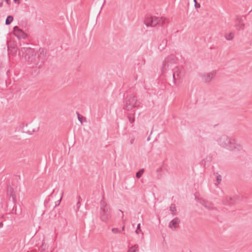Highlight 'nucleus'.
<instances>
[{
  "label": "nucleus",
  "instance_id": "nucleus-1",
  "mask_svg": "<svg viewBox=\"0 0 252 252\" xmlns=\"http://www.w3.org/2000/svg\"><path fill=\"white\" fill-rule=\"evenodd\" d=\"M19 56H24L25 60L28 62L29 64L32 65V66L37 65L41 63V64L45 60V53L42 48H39L38 52V57H36V54L34 52V50L30 47H22L19 51Z\"/></svg>",
  "mask_w": 252,
  "mask_h": 252
},
{
  "label": "nucleus",
  "instance_id": "nucleus-2",
  "mask_svg": "<svg viewBox=\"0 0 252 252\" xmlns=\"http://www.w3.org/2000/svg\"><path fill=\"white\" fill-rule=\"evenodd\" d=\"M218 144L222 148L234 152H238L242 150L243 147L233 137H229L222 135L218 140Z\"/></svg>",
  "mask_w": 252,
  "mask_h": 252
},
{
  "label": "nucleus",
  "instance_id": "nucleus-3",
  "mask_svg": "<svg viewBox=\"0 0 252 252\" xmlns=\"http://www.w3.org/2000/svg\"><path fill=\"white\" fill-rule=\"evenodd\" d=\"M100 208L99 212L100 219L102 221L107 222L111 217V210L103 198L100 201Z\"/></svg>",
  "mask_w": 252,
  "mask_h": 252
},
{
  "label": "nucleus",
  "instance_id": "nucleus-4",
  "mask_svg": "<svg viewBox=\"0 0 252 252\" xmlns=\"http://www.w3.org/2000/svg\"><path fill=\"white\" fill-rule=\"evenodd\" d=\"M140 102L137 100V97L132 95H127L125 98L124 101V109L130 111L133 108L137 107L139 106Z\"/></svg>",
  "mask_w": 252,
  "mask_h": 252
},
{
  "label": "nucleus",
  "instance_id": "nucleus-5",
  "mask_svg": "<svg viewBox=\"0 0 252 252\" xmlns=\"http://www.w3.org/2000/svg\"><path fill=\"white\" fill-rule=\"evenodd\" d=\"M175 61V56L173 55L166 58L162 63L161 70L162 73H165L170 69L172 70L174 68L173 66H174Z\"/></svg>",
  "mask_w": 252,
  "mask_h": 252
},
{
  "label": "nucleus",
  "instance_id": "nucleus-6",
  "mask_svg": "<svg viewBox=\"0 0 252 252\" xmlns=\"http://www.w3.org/2000/svg\"><path fill=\"white\" fill-rule=\"evenodd\" d=\"M165 19L162 17L160 18L155 16H148L144 21V24L147 27H155L158 24L160 26H163L165 23Z\"/></svg>",
  "mask_w": 252,
  "mask_h": 252
},
{
  "label": "nucleus",
  "instance_id": "nucleus-7",
  "mask_svg": "<svg viewBox=\"0 0 252 252\" xmlns=\"http://www.w3.org/2000/svg\"><path fill=\"white\" fill-rule=\"evenodd\" d=\"M173 72V79L175 83V80L181 78L184 76V70L181 67L176 66L172 69Z\"/></svg>",
  "mask_w": 252,
  "mask_h": 252
},
{
  "label": "nucleus",
  "instance_id": "nucleus-8",
  "mask_svg": "<svg viewBox=\"0 0 252 252\" xmlns=\"http://www.w3.org/2000/svg\"><path fill=\"white\" fill-rule=\"evenodd\" d=\"M14 34L19 38H25L27 34L18 26H15L13 28Z\"/></svg>",
  "mask_w": 252,
  "mask_h": 252
},
{
  "label": "nucleus",
  "instance_id": "nucleus-9",
  "mask_svg": "<svg viewBox=\"0 0 252 252\" xmlns=\"http://www.w3.org/2000/svg\"><path fill=\"white\" fill-rule=\"evenodd\" d=\"M216 71L214 70L211 72L204 74L202 76V78L204 82H210L212 79L216 76Z\"/></svg>",
  "mask_w": 252,
  "mask_h": 252
},
{
  "label": "nucleus",
  "instance_id": "nucleus-10",
  "mask_svg": "<svg viewBox=\"0 0 252 252\" xmlns=\"http://www.w3.org/2000/svg\"><path fill=\"white\" fill-rule=\"evenodd\" d=\"M7 195L10 196V198H12V201L14 203L16 202V195L14 191V189L10 186L7 187Z\"/></svg>",
  "mask_w": 252,
  "mask_h": 252
},
{
  "label": "nucleus",
  "instance_id": "nucleus-11",
  "mask_svg": "<svg viewBox=\"0 0 252 252\" xmlns=\"http://www.w3.org/2000/svg\"><path fill=\"white\" fill-rule=\"evenodd\" d=\"M180 220L178 218L172 220L169 223V227L173 230H175L178 226Z\"/></svg>",
  "mask_w": 252,
  "mask_h": 252
},
{
  "label": "nucleus",
  "instance_id": "nucleus-12",
  "mask_svg": "<svg viewBox=\"0 0 252 252\" xmlns=\"http://www.w3.org/2000/svg\"><path fill=\"white\" fill-rule=\"evenodd\" d=\"M167 39H163L158 46V49L160 51L164 50L167 46Z\"/></svg>",
  "mask_w": 252,
  "mask_h": 252
},
{
  "label": "nucleus",
  "instance_id": "nucleus-13",
  "mask_svg": "<svg viewBox=\"0 0 252 252\" xmlns=\"http://www.w3.org/2000/svg\"><path fill=\"white\" fill-rule=\"evenodd\" d=\"M235 200V198L226 197L223 201V204L226 205L232 206L233 203H231L230 201H234Z\"/></svg>",
  "mask_w": 252,
  "mask_h": 252
},
{
  "label": "nucleus",
  "instance_id": "nucleus-14",
  "mask_svg": "<svg viewBox=\"0 0 252 252\" xmlns=\"http://www.w3.org/2000/svg\"><path fill=\"white\" fill-rule=\"evenodd\" d=\"M8 51L9 54L13 56L16 55L17 52V48L16 47V45L13 44V48H12V49H9V48H8Z\"/></svg>",
  "mask_w": 252,
  "mask_h": 252
},
{
  "label": "nucleus",
  "instance_id": "nucleus-15",
  "mask_svg": "<svg viewBox=\"0 0 252 252\" xmlns=\"http://www.w3.org/2000/svg\"><path fill=\"white\" fill-rule=\"evenodd\" d=\"M200 203L206 208L210 209L212 208L211 203L208 202L204 200H202L200 201Z\"/></svg>",
  "mask_w": 252,
  "mask_h": 252
},
{
  "label": "nucleus",
  "instance_id": "nucleus-16",
  "mask_svg": "<svg viewBox=\"0 0 252 252\" xmlns=\"http://www.w3.org/2000/svg\"><path fill=\"white\" fill-rule=\"evenodd\" d=\"M13 20V17L12 16H8L5 20V25H10L12 21Z\"/></svg>",
  "mask_w": 252,
  "mask_h": 252
},
{
  "label": "nucleus",
  "instance_id": "nucleus-17",
  "mask_svg": "<svg viewBox=\"0 0 252 252\" xmlns=\"http://www.w3.org/2000/svg\"><path fill=\"white\" fill-rule=\"evenodd\" d=\"M144 169H140V170H139V171H138L136 173V177H137V178H140L142 176V174H143V172H144Z\"/></svg>",
  "mask_w": 252,
  "mask_h": 252
},
{
  "label": "nucleus",
  "instance_id": "nucleus-18",
  "mask_svg": "<svg viewBox=\"0 0 252 252\" xmlns=\"http://www.w3.org/2000/svg\"><path fill=\"white\" fill-rule=\"evenodd\" d=\"M221 181V176L217 173V178H216L217 183H215V185L216 186H217L218 184H220Z\"/></svg>",
  "mask_w": 252,
  "mask_h": 252
},
{
  "label": "nucleus",
  "instance_id": "nucleus-19",
  "mask_svg": "<svg viewBox=\"0 0 252 252\" xmlns=\"http://www.w3.org/2000/svg\"><path fill=\"white\" fill-rule=\"evenodd\" d=\"M138 246L137 245H135L132 246L127 252H136V249L138 248Z\"/></svg>",
  "mask_w": 252,
  "mask_h": 252
},
{
  "label": "nucleus",
  "instance_id": "nucleus-20",
  "mask_svg": "<svg viewBox=\"0 0 252 252\" xmlns=\"http://www.w3.org/2000/svg\"><path fill=\"white\" fill-rule=\"evenodd\" d=\"M127 118H128V119L129 120V122L131 124H132L134 122V121H135L134 117L132 115H128L127 116Z\"/></svg>",
  "mask_w": 252,
  "mask_h": 252
},
{
  "label": "nucleus",
  "instance_id": "nucleus-21",
  "mask_svg": "<svg viewBox=\"0 0 252 252\" xmlns=\"http://www.w3.org/2000/svg\"><path fill=\"white\" fill-rule=\"evenodd\" d=\"M140 232H141L142 235H143V233L142 232L141 229H140V223H138L137 226V229L135 230V233L137 234H139Z\"/></svg>",
  "mask_w": 252,
  "mask_h": 252
},
{
  "label": "nucleus",
  "instance_id": "nucleus-22",
  "mask_svg": "<svg viewBox=\"0 0 252 252\" xmlns=\"http://www.w3.org/2000/svg\"><path fill=\"white\" fill-rule=\"evenodd\" d=\"M78 202L76 204V209L78 210L79 209V208L80 207V200H81V198L80 196H78Z\"/></svg>",
  "mask_w": 252,
  "mask_h": 252
},
{
  "label": "nucleus",
  "instance_id": "nucleus-23",
  "mask_svg": "<svg viewBox=\"0 0 252 252\" xmlns=\"http://www.w3.org/2000/svg\"><path fill=\"white\" fill-rule=\"evenodd\" d=\"M226 40H230L233 38V35L232 33H230L228 35L225 36Z\"/></svg>",
  "mask_w": 252,
  "mask_h": 252
},
{
  "label": "nucleus",
  "instance_id": "nucleus-24",
  "mask_svg": "<svg viewBox=\"0 0 252 252\" xmlns=\"http://www.w3.org/2000/svg\"><path fill=\"white\" fill-rule=\"evenodd\" d=\"M112 232L114 233V234H117V233H120L121 232V231L118 228H113L112 229Z\"/></svg>",
  "mask_w": 252,
  "mask_h": 252
},
{
  "label": "nucleus",
  "instance_id": "nucleus-25",
  "mask_svg": "<svg viewBox=\"0 0 252 252\" xmlns=\"http://www.w3.org/2000/svg\"><path fill=\"white\" fill-rule=\"evenodd\" d=\"M170 210L173 213L175 212L176 211L175 206L174 205H171Z\"/></svg>",
  "mask_w": 252,
  "mask_h": 252
},
{
  "label": "nucleus",
  "instance_id": "nucleus-26",
  "mask_svg": "<svg viewBox=\"0 0 252 252\" xmlns=\"http://www.w3.org/2000/svg\"><path fill=\"white\" fill-rule=\"evenodd\" d=\"M237 20H239V23H240V28L241 29H243L244 28V27H245V24L243 23H241V20H239L238 18L237 19Z\"/></svg>",
  "mask_w": 252,
  "mask_h": 252
},
{
  "label": "nucleus",
  "instance_id": "nucleus-27",
  "mask_svg": "<svg viewBox=\"0 0 252 252\" xmlns=\"http://www.w3.org/2000/svg\"><path fill=\"white\" fill-rule=\"evenodd\" d=\"M77 114L78 116V120L81 123H82V118H83V117L81 116L78 112H77Z\"/></svg>",
  "mask_w": 252,
  "mask_h": 252
},
{
  "label": "nucleus",
  "instance_id": "nucleus-28",
  "mask_svg": "<svg viewBox=\"0 0 252 252\" xmlns=\"http://www.w3.org/2000/svg\"><path fill=\"white\" fill-rule=\"evenodd\" d=\"M162 171V167H159L156 170V172L157 173H160V172H161Z\"/></svg>",
  "mask_w": 252,
  "mask_h": 252
},
{
  "label": "nucleus",
  "instance_id": "nucleus-29",
  "mask_svg": "<svg viewBox=\"0 0 252 252\" xmlns=\"http://www.w3.org/2000/svg\"><path fill=\"white\" fill-rule=\"evenodd\" d=\"M195 7H196V8H198V7H200V4H199V3H197L196 2V3H195Z\"/></svg>",
  "mask_w": 252,
  "mask_h": 252
},
{
  "label": "nucleus",
  "instance_id": "nucleus-30",
  "mask_svg": "<svg viewBox=\"0 0 252 252\" xmlns=\"http://www.w3.org/2000/svg\"><path fill=\"white\" fill-rule=\"evenodd\" d=\"M21 0H13V1L18 4L20 3Z\"/></svg>",
  "mask_w": 252,
  "mask_h": 252
},
{
  "label": "nucleus",
  "instance_id": "nucleus-31",
  "mask_svg": "<svg viewBox=\"0 0 252 252\" xmlns=\"http://www.w3.org/2000/svg\"><path fill=\"white\" fill-rule=\"evenodd\" d=\"M134 140H135V139H134V138H132V139H131L130 140V144H132L133 143V142H134Z\"/></svg>",
  "mask_w": 252,
  "mask_h": 252
},
{
  "label": "nucleus",
  "instance_id": "nucleus-32",
  "mask_svg": "<svg viewBox=\"0 0 252 252\" xmlns=\"http://www.w3.org/2000/svg\"><path fill=\"white\" fill-rule=\"evenodd\" d=\"M25 132L29 133V134H32V132L30 130L25 131Z\"/></svg>",
  "mask_w": 252,
  "mask_h": 252
},
{
  "label": "nucleus",
  "instance_id": "nucleus-33",
  "mask_svg": "<svg viewBox=\"0 0 252 252\" xmlns=\"http://www.w3.org/2000/svg\"><path fill=\"white\" fill-rule=\"evenodd\" d=\"M5 1L8 4L10 3V0H5Z\"/></svg>",
  "mask_w": 252,
  "mask_h": 252
},
{
  "label": "nucleus",
  "instance_id": "nucleus-34",
  "mask_svg": "<svg viewBox=\"0 0 252 252\" xmlns=\"http://www.w3.org/2000/svg\"><path fill=\"white\" fill-rule=\"evenodd\" d=\"M125 225H124L123 226L122 228V230L123 231H125Z\"/></svg>",
  "mask_w": 252,
  "mask_h": 252
},
{
  "label": "nucleus",
  "instance_id": "nucleus-35",
  "mask_svg": "<svg viewBox=\"0 0 252 252\" xmlns=\"http://www.w3.org/2000/svg\"><path fill=\"white\" fill-rule=\"evenodd\" d=\"M9 48V49H12V48H13V44L12 45H10V46H8V48Z\"/></svg>",
  "mask_w": 252,
  "mask_h": 252
},
{
  "label": "nucleus",
  "instance_id": "nucleus-36",
  "mask_svg": "<svg viewBox=\"0 0 252 252\" xmlns=\"http://www.w3.org/2000/svg\"><path fill=\"white\" fill-rule=\"evenodd\" d=\"M2 226H3V223L2 222H0V228L2 227Z\"/></svg>",
  "mask_w": 252,
  "mask_h": 252
},
{
  "label": "nucleus",
  "instance_id": "nucleus-37",
  "mask_svg": "<svg viewBox=\"0 0 252 252\" xmlns=\"http://www.w3.org/2000/svg\"><path fill=\"white\" fill-rule=\"evenodd\" d=\"M3 5V2H0V7H1Z\"/></svg>",
  "mask_w": 252,
  "mask_h": 252
},
{
  "label": "nucleus",
  "instance_id": "nucleus-38",
  "mask_svg": "<svg viewBox=\"0 0 252 252\" xmlns=\"http://www.w3.org/2000/svg\"><path fill=\"white\" fill-rule=\"evenodd\" d=\"M120 211H121V213H122V218H124V213H123V211H122L121 210H120Z\"/></svg>",
  "mask_w": 252,
  "mask_h": 252
},
{
  "label": "nucleus",
  "instance_id": "nucleus-39",
  "mask_svg": "<svg viewBox=\"0 0 252 252\" xmlns=\"http://www.w3.org/2000/svg\"><path fill=\"white\" fill-rule=\"evenodd\" d=\"M250 168H251V171H252V164H251V166H250Z\"/></svg>",
  "mask_w": 252,
  "mask_h": 252
},
{
  "label": "nucleus",
  "instance_id": "nucleus-40",
  "mask_svg": "<svg viewBox=\"0 0 252 252\" xmlns=\"http://www.w3.org/2000/svg\"><path fill=\"white\" fill-rule=\"evenodd\" d=\"M193 1L195 2V3H196V2H197V1H196V0H193Z\"/></svg>",
  "mask_w": 252,
  "mask_h": 252
},
{
  "label": "nucleus",
  "instance_id": "nucleus-41",
  "mask_svg": "<svg viewBox=\"0 0 252 252\" xmlns=\"http://www.w3.org/2000/svg\"><path fill=\"white\" fill-rule=\"evenodd\" d=\"M150 140V138H148L147 139V140L148 141V140Z\"/></svg>",
  "mask_w": 252,
  "mask_h": 252
}]
</instances>
